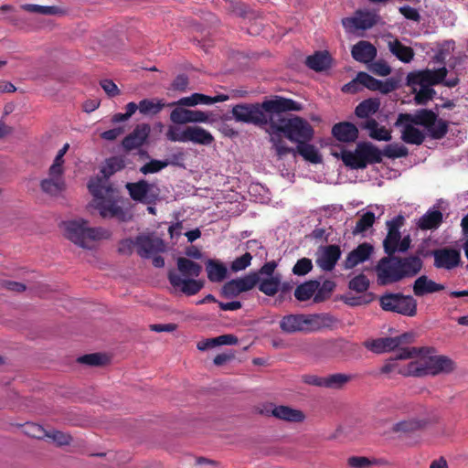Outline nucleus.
<instances>
[{
    "label": "nucleus",
    "instance_id": "6e6d98bb",
    "mask_svg": "<svg viewBox=\"0 0 468 468\" xmlns=\"http://www.w3.org/2000/svg\"><path fill=\"white\" fill-rule=\"evenodd\" d=\"M170 164L169 161L151 160L140 168V172L144 175L157 173L166 167Z\"/></svg>",
    "mask_w": 468,
    "mask_h": 468
},
{
    "label": "nucleus",
    "instance_id": "dca6fc26",
    "mask_svg": "<svg viewBox=\"0 0 468 468\" xmlns=\"http://www.w3.org/2000/svg\"><path fill=\"white\" fill-rule=\"evenodd\" d=\"M437 269L452 271L462 265L461 251L453 248H441L431 252Z\"/></svg>",
    "mask_w": 468,
    "mask_h": 468
},
{
    "label": "nucleus",
    "instance_id": "5701e85b",
    "mask_svg": "<svg viewBox=\"0 0 468 468\" xmlns=\"http://www.w3.org/2000/svg\"><path fill=\"white\" fill-rule=\"evenodd\" d=\"M151 132L150 125L141 123L135 126L133 131L122 140V147L126 151H131L141 147L148 139Z\"/></svg>",
    "mask_w": 468,
    "mask_h": 468
},
{
    "label": "nucleus",
    "instance_id": "72a5a7b5",
    "mask_svg": "<svg viewBox=\"0 0 468 468\" xmlns=\"http://www.w3.org/2000/svg\"><path fill=\"white\" fill-rule=\"evenodd\" d=\"M207 278L212 282H220L227 277L228 269L225 264L215 260H207L206 262Z\"/></svg>",
    "mask_w": 468,
    "mask_h": 468
},
{
    "label": "nucleus",
    "instance_id": "79ce46f5",
    "mask_svg": "<svg viewBox=\"0 0 468 468\" xmlns=\"http://www.w3.org/2000/svg\"><path fill=\"white\" fill-rule=\"evenodd\" d=\"M319 288V282L311 280L298 285L294 291V296L299 301L309 300L312 296L314 297L316 291Z\"/></svg>",
    "mask_w": 468,
    "mask_h": 468
},
{
    "label": "nucleus",
    "instance_id": "13d9d810",
    "mask_svg": "<svg viewBox=\"0 0 468 468\" xmlns=\"http://www.w3.org/2000/svg\"><path fill=\"white\" fill-rule=\"evenodd\" d=\"M313 269V262L308 258H302L297 261L292 268V273L297 276L306 275Z\"/></svg>",
    "mask_w": 468,
    "mask_h": 468
},
{
    "label": "nucleus",
    "instance_id": "de8ad7c7",
    "mask_svg": "<svg viewBox=\"0 0 468 468\" xmlns=\"http://www.w3.org/2000/svg\"><path fill=\"white\" fill-rule=\"evenodd\" d=\"M382 155L387 156L388 158H399L408 155L409 151L406 146L400 144H387L383 151L381 152Z\"/></svg>",
    "mask_w": 468,
    "mask_h": 468
},
{
    "label": "nucleus",
    "instance_id": "a18cd8bd",
    "mask_svg": "<svg viewBox=\"0 0 468 468\" xmlns=\"http://www.w3.org/2000/svg\"><path fill=\"white\" fill-rule=\"evenodd\" d=\"M64 187V181L62 178L50 177L42 180L41 188L47 194L56 196L59 194Z\"/></svg>",
    "mask_w": 468,
    "mask_h": 468
},
{
    "label": "nucleus",
    "instance_id": "39448f33",
    "mask_svg": "<svg viewBox=\"0 0 468 468\" xmlns=\"http://www.w3.org/2000/svg\"><path fill=\"white\" fill-rule=\"evenodd\" d=\"M281 114H274L271 131L282 132L288 140L297 144L313 140L314 131L308 121L298 116L284 118Z\"/></svg>",
    "mask_w": 468,
    "mask_h": 468
},
{
    "label": "nucleus",
    "instance_id": "f03ea898",
    "mask_svg": "<svg viewBox=\"0 0 468 468\" xmlns=\"http://www.w3.org/2000/svg\"><path fill=\"white\" fill-rule=\"evenodd\" d=\"M301 103L281 96L265 100L261 103H240L233 106L231 113L235 121L258 126H271L274 114L299 112Z\"/></svg>",
    "mask_w": 468,
    "mask_h": 468
},
{
    "label": "nucleus",
    "instance_id": "c9c22d12",
    "mask_svg": "<svg viewBox=\"0 0 468 468\" xmlns=\"http://www.w3.org/2000/svg\"><path fill=\"white\" fill-rule=\"evenodd\" d=\"M389 51L400 61L409 63L414 57V51L410 47L403 45L398 39L388 41Z\"/></svg>",
    "mask_w": 468,
    "mask_h": 468
},
{
    "label": "nucleus",
    "instance_id": "1a4fd4ad",
    "mask_svg": "<svg viewBox=\"0 0 468 468\" xmlns=\"http://www.w3.org/2000/svg\"><path fill=\"white\" fill-rule=\"evenodd\" d=\"M342 160L346 166L353 169H363L367 164L382 161L381 151L371 143H359L355 151L342 152Z\"/></svg>",
    "mask_w": 468,
    "mask_h": 468
},
{
    "label": "nucleus",
    "instance_id": "ddd939ff",
    "mask_svg": "<svg viewBox=\"0 0 468 468\" xmlns=\"http://www.w3.org/2000/svg\"><path fill=\"white\" fill-rule=\"evenodd\" d=\"M413 341V335L405 333L394 337H381L373 340H367L364 346L368 350L376 354H382L395 350L402 344H410Z\"/></svg>",
    "mask_w": 468,
    "mask_h": 468
},
{
    "label": "nucleus",
    "instance_id": "bf43d9fd",
    "mask_svg": "<svg viewBox=\"0 0 468 468\" xmlns=\"http://www.w3.org/2000/svg\"><path fill=\"white\" fill-rule=\"evenodd\" d=\"M106 360V356L99 353L84 355L78 358V362L89 366H101Z\"/></svg>",
    "mask_w": 468,
    "mask_h": 468
},
{
    "label": "nucleus",
    "instance_id": "c756f323",
    "mask_svg": "<svg viewBox=\"0 0 468 468\" xmlns=\"http://www.w3.org/2000/svg\"><path fill=\"white\" fill-rule=\"evenodd\" d=\"M174 103H166L164 99L152 98L140 101L139 112L147 117L157 115L166 106H172Z\"/></svg>",
    "mask_w": 468,
    "mask_h": 468
},
{
    "label": "nucleus",
    "instance_id": "0e129e2a",
    "mask_svg": "<svg viewBox=\"0 0 468 468\" xmlns=\"http://www.w3.org/2000/svg\"><path fill=\"white\" fill-rule=\"evenodd\" d=\"M398 360H401V359L398 357V353H397L394 357H390L386 361V363L384 364V366L381 368V372L385 373V374H389V373H393V372L398 373L399 368L401 367L399 366V364L397 362Z\"/></svg>",
    "mask_w": 468,
    "mask_h": 468
},
{
    "label": "nucleus",
    "instance_id": "393cba45",
    "mask_svg": "<svg viewBox=\"0 0 468 468\" xmlns=\"http://www.w3.org/2000/svg\"><path fill=\"white\" fill-rule=\"evenodd\" d=\"M373 247L367 243L358 245L350 251L345 261V269L349 270L369 259Z\"/></svg>",
    "mask_w": 468,
    "mask_h": 468
},
{
    "label": "nucleus",
    "instance_id": "49530a36",
    "mask_svg": "<svg viewBox=\"0 0 468 468\" xmlns=\"http://www.w3.org/2000/svg\"><path fill=\"white\" fill-rule=\"evenodd\" d=\"M422 425L423 423L417 420H404L394 424L392 431L394 432L409 433L419 430Z\"/></svg>",
    "mask_w": 468,
    "mask_h": 468
},
{
    "label": "nucleus",
    "instance_id": "37998d69",
    "mask_svg": "<svg viewBox=\"0 0 468 468\" xmlns=\"http://www.w3.org/2000/svg\"><path fill=\"white\" fill-rule=\"evenodd\" d=\"M352 375L344 373H335L324 376V388L328 389H341L344 388L351 379Z\"/></svg>",
    "mask_w": 468,
    "mask_h": 468
},
{
    "label": "nucleus",
    "instance_id": "0eeeda50",
    "mask_svg": "<svg viewBox=\"0 0 468 468\" xmlns=\"http://www.w3.org/2000/svg\"><path fill=\"white\" fill-rule=\"evenodd\" d=\"M63 228L66 238L84 249H91L94 241L109 237L107 230L102 228H90L88 221L84 219L64 222Z\"/></svg>",
    "mask_w": 468,
    "mask_h": 468
},
{
    "label": "nucleus",
    "instance_id": "a211bd4d",
    "mask_svg": "<svg viewBox=\"0 0 468 468\" xmlns=\"http://www.w3.org/2000/svg\"><path fill=\"white\" fill-rule=\"evenodd\" d=\"M126 188L133 200L145 204L154 203L158 197V189L154 185H150L144 180H141L137 183H128Z\"/></svg>",
    "mask_w": 468,
    "mask_h": 468
},
{
    "label": "nucleus",
    "instance_id": "774afa93",
    "mask_svg": "<svg viewBox=\"0 0 468 468\" xmlns=\"http://www.w3.org/2000/svg\"><path fill=\"white\" fill-rule=\"evenodd\" d=\"M303 381L305 384L324 388V377H319L317 375H304L303 376Z\"/></svg>",
    "mask_w": 468,
    "mask_h": 468
},
{
    "label": "nucleus",
    "instance_id": "a878e982",
    "mask_svg": "<svg viewBox=\"0 0 468 468\" xmlns=\"http://www.w3.org/2000/svg\"><path fill=\"white\" fill-rule=\"evenodd\" d=\"M333 135L340 142H355L358 137V129L351 122H344L336 123L332 128Z\"/></svg>",
    "mask_w": 468,
    "mask_h": 468
},
{
    "label": "nucleus",
    "instance_id": "7c9ffc66",
    "mask_svg": "<svg viewBox=\"0 0 468 468\" xmlns=\"http://www.w3.org/2000/svg\"><path fill=\"white\" fill-rule=\"evenodd\" d=\"M442 219V213L433 207L419 218L417 226L422 230L436 229L441 226Z\"/></svg>",
    "mask_w": 468,
    "mask_h": 468
},
{
    "label": "nucleus",
    "instance_id": "603ef678",
    "mask_svg": "<svg viewBox=\"0 0 468 468\" xmlns=\"http://www.w3.org/2000/svg\"><path fill=\"white\" fill-rule=\"evenodd\" d=\"M47 438L50 439L58 446L69 445L72 441V437L69 433L57 430L48 431Z\"/></svg>",
    "mask_w": 468,
    "mask_h": 468
},
{
    "label": "nucleus",
    "instance_id": "b1692460",
    "mask_svg": "<svg viewBox=\"0 0 468 468\" xmlns=\"http://www.w3.org/2000/svg\"><path fill=\"white\" fill-rule=\"evenodd\" d=\"M351 54L355 60L367 64L377 57V48L370 42L361 40L353 46Z\"/></svg>",
    "mask_w": 468,
    "mask_h": 468
},
{
    "label": "nucleus",
    "instance_id": "f8f14e48",
    "mask_svg": "<svg viewBox=\"0 0 468 468\" xmlns=\"http://www.w3.org/2000/svg\"><path fill=\"white\" fill-rule=\"evenodd\" d=\"M425 348L403 347L398 350V357L400 359H413L409 364L399 368L398 374L405 377H424L423 359L421 353Z\"/></svg>",
    "mask_w": 468,
    "mask_h": 468
},
{
    "label": "nucleus",
    "instance_id": "9d476101",
    "mask_svg": "<svg viewBox=\"0 0 468 468\" xmlns=\"http://www.w3.org/2000/svg\"><path fill=\"white\" fill-rule=\"evenodd\" d=\"M404 223V218L400 215L387 221L388 234L383 241L385 252L393 255L395 252H405L410 247V235L401 239L399 229Z\"/></svg>",
    "mask_w": 468,
    "mask_h": 468
},
{
    "label": "nucleus",
    "instance_id": "4d7b16f0",
    "mask_svg": "<svg viewBox=\"0 0 468 468\" xmlns=\"http://www.w3.org/2000/svg\"><path fill=\"white\" fill-rule=\"evenodd\" d=\"M369 287V280L364 274L354 277L349 282V289L356 292H363Z\"/></svg>",
    "mask_w": 468,
    "mask_h": 468
},
{
    "label": "nucleus",
    "instance_id": "2f4dec72",
    "mask_svg": "<svg viewBox=\"0 0 468 468\" xmlns=\"http://www.w3.org/2000/svg\"><path fill=\"white\" fill-rule=\"evenodd\" d=\"M214 140V136L207 130L200 126H187V143L207 146L212 144Z\"/></svg>",
    "mask_w": 468,
    "mask_h": 468
},
{
    "label": "nucleus",
    "instance_id": "09e8293b",
    "mask_svg": "<svg viewBox=\"0 0 468 468\" xmlns=\"http://www.w3.org/2000/svg\"><path fill=\"white\" fill-rule=\"evenodd\" d=\"M375 214L371 211L364 213L357 220L353 230L354 234L363 233L367 230L375 222Z\"/></svg>",
    "mask_w": 468,
    "mask_h": 468
},
{
    "label": "nucleus",
    "instance_id": "69168bd1",
    "mask_svg": "<svg viewBox=\"0 0 468 468\" xmlns=\"http://www.w3.org/2000/svg\"><path fill=\"white\" fill-rule=\"evenodd\" d=\"M63 164H64V161H58V160L54 159L53 164L49 167L48 176L56 177V178H62V175L64 172Z\"/></svg>",
    "mask_w": 468,
    "mask_h": 468
},
{
    "label": "nucleus",
    "instance_id": "ea45409f",
    "mask_svg": "<svg viewBox=\"0 0 468 468\" xmlns=\"http://www.w3.org/2000/svg\"><path fill=\"white\" fill-rule=\"evenodd\" d=\"M306 65L315 71H323L330 67L331 58L327 52H315L306 58Z\"/></svg>",
    "mask_w": 468,
    "mask_h": 468
},
{
    "label": "nucleus",
    "instance_id": "473e14b6",
    "mask_svg": "<svg viewBox=\"0 0 468 468\" xmlns=\"http://www.w3.org/2000/svg\"><path fill=\"white\" fill-rule=\"evenodd\" d=\"M271 414L279 420L290 422H302L305 419L303 411L283 405L275 406L271 410Z\"/></svg>",
    "mask_w": 468,
    "mask_h": 468
},
{
    "label": "nucleus",
    "instance_id": "864d4df0",
    "mask_svg": "<svg viewBox=\"0 0 468 468\" xmlns=\"http://www.w3.org/2000/svg\"><path fill=\"white\" fill-rule=\"evenodd\" d=\"M122 167V161L119 158L113 157L107 160L106 165L102 167L101 173L103 174V177L101 179H106L108 182V178L113 173L118 170H121ZM95 179H100L96 177Z\"/></svg>",
    "mask_w": 468,
    "mask_h": 468
},
{
    "label": "nucleus",
    "instance_id": "bb28decb",
    "mask_svg": "<svg viewBox=\"0 0 468 468\" xmlns=\"http://www.w3.org/2000/svg\"><path fill=\"white\" fill-rule=\"evenodd\" d=\"M422 265V260L418 256L399 258V275H401V280L417 275L420 271Z\"/></svg>",
    "mask_w": 468,
    "mask_h": 468
},
{
    "label": "nucleus",
    "instance_id": "423d86ee",
    "mask_svg": "<svg viewBox=\"0 0 468 468\" xmlns=\"http://www.w3.org/2000/svg\"><path fill=\"white\" fill-rule=\"evenodd\" d=\"M447 75V69L445 67H441L437 69H424L415 73H411L408 76L409 83L415 86H420L419 90L414 88L415 101L417 104H426L430 100L432 99L435 94V90L431 86L441 83L444 80Z\"/></svg>",
    "mask_w": 468,
    "mask_h": 468
},
{
    "label": "nucleus",
    "instance_id": "4468645a",
    "mask_svg": "<svg viewBox=\"0 0 468 468\" xmlns=\"http://www.w3.org/2000/svg\"><path fill=\"white\" fill-rule=\"evenodd\" d=\"M378 281L381 285L401 281L399 275V258L392 255L382 258L377 267Z\"/></svg>",
    "mask_w": 468,
    "mask_h": 468
},
{
    "label": "nucleus",
    "instance_id": "052dcab7",
    "mask_svg": "<svg viewBox=\"0 0 468 468\" xmlns=\"http://www.w3.org/2000/svg\"><path fill=\"white\" fill-rule=\"evenodd\" d=\"M368 69L378 76L385 77L390 74L391 68L389 65L384 60L372 61L368 65Z\"/></svg>",
    "mask_w": 468,
    "mask_h": 468
},
{
    "label": "nucleus",
    "instance_id": "c85d7f7f",
    "mask_svg": "<svg viewBox=\"0 0 468 468\" xmlns=\"http://www.w3.org/2000/svg\"><path fill=\"white\" fill-rule=\"evenodd\" d=\"M444 285L430 280L426 275L417 278L413 284V292L416 296H423L427 293H433L442 291Z\"/></svg>",
    "mask_w": 468,
    "mask_h": 468
},
{
    "label": "nucleus",
    "instance_id": "5fc2aeb1",
    "mask_svg": "<svg viewBox=\"0 0 468 468\" xmlns=\"http://www.w3.org/2000/svg\"><path fill=\"white\" fill-rule=\"evenodd\" d=\"M378 463H379L378 460H370L365 456H351L347 459V465L350 468H368Z\"/></svg>",
    "mask_w": 468,
    "mask_h": 468
},
{
    "label": "nucleus",
    "instance_id": "c03bdc74",
    "mask_svg": "<svg viewBox=\"0 0 468 468\" xmlns=\"http://www.w3.org/2000/svg\"><path fill=\"white\" fill-rule=\"evenodd\" d=\"M21 8L28 13L39 14L43 16L63 15L64 11L55 5H40L36 4H24Z\"/></svg>",
    "mask_w": 468,
    "mask_h": 468
},
{
    "label": "nucleus",
    "instance_id": "f257e3e1",
    "mask_svg": "<svg viewBox=\"0 0 468 468\" xmlns=\"http://www.w3.org/2000/svg\"><path fill=\"white\" fill-rule=\"evenodd\" d=\"M401 132V140L410 144H421L426 135L441 139L448 131L445 122L438 119L431 110H419L415 113H400L395 122Z\"/></svg>",
    "mask_w": 468,
    "mask_h": 468
},
{
    "label": "nucleus",
    "instance_id": "a19ab883",
    "mask_svg": "<svg viewBox=\"0 0 468 468\" xmlns=\"http://www.w3.org/2000/svg\"><path fill=\"white\" fill-rule=\"evenodd\" d=\"M299 154L304 160L312 164H319L322 162V156L317 148L307 143H301L297 144L295 154Z\"/></svg>",
    "mask_w": 468,
    "mask_h": 468
},
{
    "label": "nucleus",
    "instance_id": "e433bc0d",
    "mask_svg": "<svg viewBox=\"0 0 468 468\" xmlns=\"http://www.w3.org/2000/svg\"><path fill=\"white\" fill-rule=\"evenodd\" d=\"M270 141L272 144V147L279 158H282L288 154H292L295 156V149L286 145L285 142L282 138V132L271 131L269 127Z\"/></svg>",
    "mask_w": 468,
    "mask_h": 468
},
{
    "label": "nucleus",
    "instance_id": "4c0bfd02",
    "mask_svg": "<svg viewBox=\"0 0 468 468\" xmlns=\"http://www.w3.org/2000/svg\"><path fill=\"white\" fill-rule=\"evenodd\" d=\"M380 107V101L377 98H370L361 101L355 110V113L358 118L369 119L374 115Z\"/></svg>",
    "mask_w": 468,
    "mask_h": 468
},
{
    "label": "nucleus",
    "instance_id": "8fccbe9b",
    "mask_svg": "<svg viewBox=\"0 0 468 468\" xmlns=\"http://www.w3.org/2000/svg\"><path fill=\"white\" fill-rule=\"evenodd\" d=\"M165 136L170 142L187 143V127L181 129L180 127L170 125Z\"/></svg>",
    "mask_w": 468,
    "mask_h": 468
},
{
    "label": "nucleus",
    "instance_id": "20e7f679",
    "mask_svg": "<svg viewBox=\"0 0 468 468\" xmlns=\"http://www.w3.org/2000/svg\"><path fill=\"white\" fill-rule=\"evenodd\" d=\"M176 263L178 272L170 271L168 273L170 284L186 295L197 294L204 286L202 281L196 280L202 271V266L184 257L178 258Z\"/></svg>",
    "mask_w": 468,
    "mask_h": 468
},
{
    "label": "nucleus",
    "instance_id": "58836bf2",
    "mask_svg": "<svg viewBox=\"0 0 468 468\" xmlns=\"http://www.w3.org/2000/svg\"><path fill=\"white\" fill-rule=\"evenodd\" d=\"M259 290L268 296L275 295L281 287L282 276L277 273L273 277H259Z\"/></svg>",
    "mask_w": 468,
    "mask_h": 468
},
{
    "label": "nucleus",
    "instance_id": "412c9836",
    "mask_svg": "<svg viewBox=\"0 0 468 468\" xmlns=\"http://www.w3.org/2000/svg\"><path fill=\"white\" fill-rule=\"evenodd\" d=\"M341 257V250L337 245L321 247L317 252L316 264L325 271H332Z\"/></svg>",
    "mask_w": 468,
    "mask_h": 468
},
{
    "label": "nucleus",
    "instance_id": "f3484780",
    "mask_svg": "<svg viewBox=\"0 0 468 468\" xmlns=\"http://www.w3.org/2000/svg\"><path fill=\"white\" fill-rule=\"evenodd\" d=\"M135 247L138 254L143 258H150L165 250L162 239L154 234H142L135 239Z\"/></svg>",
    "mask_w": 468,
    "mask_h": 468
},
{
    "label": "nucleus",
    "instance_id": "3c124183",
    "mask_svg": "<svg viewBox=\"0 0 468 468\" xmlns=\"http://www.w3.org/2000/svg\"><path fill=\"white\" fill-rule=\"evenodd\" d=\"M335 287V283L329 280L324 281L322 284L319 283V288L314 294V301L315 303H321L329 298Z\"/></svg>",
    "mask_w": 468,
    "mask_h": 468
},
{
    "label": "nucleus",
    "instance_id": "6e6552de",
    "mask_svg": "<svg viewBox=\"0 0 468 468\" xmlns=\"http://www.w3.org/2000/svg\"><path fill=\"white\" fill-rule=\"evenodd\" d=\"M332 322L334 318L328 314H288L282 318L280 327L283 332L292 334L314 331Z\"/></svg>",
    "mask_w": 468,
    "mask_h": 468
},
{
    "label": "nucleus",
    "instance_id": "9b49d317",
    "mask_svg": "<svg viewBox=\"0 0 468 468\" xmlns=\"http://www.w3.org/2000/svg\"><path fill=\"white\" fill-rule=\"evenodd\" d=\"M383 310L395 312L406 316H414L417 314V302L410 295L401 293H388L380 298Z\"/></svg>",
    "mask_w": 468,
    "mask_h": 468
},
{
    "label": "nucleus",
    "instance_id": "6ab92c4d",
    "mask_svg": "<svg viewBox=\"0 0 468 468\" xmlns=\"http://www.w3.org/2000/svg\"><path fill=\"white\" fill-rule=\"evenodd\" d=\"M258 281L259 276L255 273L233 279L224 284L222 292L226 297H235L241 292L251 290L258 283Z\"/></svg>",
    "mask_w": 468,
    "mask_h": 468
},
{
    "label": "nucleus",
    "instance_id": "680f3d73",
    "mask_svg": "<svg viewBox=\"0 0 468 468\" xmlns=\"http://www.w3.org/2000/svg\"><path fill=\"white\" fill-rule=\"evenodd\" d=\"M26 433L36 439H45L47 438L48 431L38 424L27 423L26 425Z\"/></svg>",
    "mask_w": 468,
    "mask_h": 468
},
{
    "label": "nucleus",
    "instance_id": "f704fd0d",
    "mask_svg": "<svg viewBox=\"0 0 468 468\" xmlns=\"http://www.w3.org/2000/svg\"><path fill=\"white\" fill-rule=\"evenodd\" d=\"M431 376L450 374L456 368L455 362L446 356H433Z\"/></svg>",
    "mask_w": 468,
    "mask_h": 468
},
{
    "label": "nucleus",
    "instance_id": "7ed1b4c3",
    "mask_svg": "<svg viewBox=\"0 0 468 468\" xmlns=\"http://www.w3.org/2000/svg\"><path fill=\"white\" fill-rule=\"evenodd\" d=\"M88 187L102 218H114L122 222L132 218V213L122 206L117 191L106 179H90Z\"/></svg>",
    "mask_w": 468,
    "mask_h": 468
},
{
    "label": "nucleus",
    "instance_id": "cd10ccee",
    "mask_svg": "<svg viewBox=\"0 0 468 468\" xmlns=\"http://www.w3.org/2000/svg\"><path fill=\"white\" fill-rule=\"evenodd\" d=\"M360 128L367 130L369 137L377 141L388 142L392 138L390 131L379 125L375 119H368L360 123Z\"/></svg>",
    "mask_w": 468,
    "mask_h": 468
},
{
    "label": "nucleus",
    "instance_id": "aec40b11",
    "mask_svg": "<svg viewBox=\"0 0 468 468\" xmlns=\"http://www.w3.org/2000/svg\"><path fill=\"white\" fill-rule=\"evenodd\" d=\"M170 121L175 124L207 122L208 114L202 111L188 110L178 106L171 112Z\"/></svg>",
    "mask_w": 468,
    "mask_h": 468
},
{
    "label": "nucleus",
    "instance_id": "338daca9",
    "mask_svg": "<svg viewBox=\"0 0 468 468\" xmlns=\"http://www.w3.org/2000/svg\"><path fill=\"white\" fill-rule=\"evenodd\" d=\"M399 12L402 16H404L405 18L412 20V21L417 22L420 18V14L417 11V9H415L411 6H409V5H404V6L399 7Z\"/></svg>",
    "mask_w": 468,
    "mask_h": 468
},
{
    "label": "nucleus",
    "instance_id": "e2e57ef3",
    "mask_svg": "<svg viewBox=\"0 0 468 468\" xmlns=\"http://www.w3.org/2000/svg\"><path fill=\"white\" fill-rule=\"evenodd\" d=\"M251 259L252 257L250 253L246 252L241 257H239L233 261L230 268L233 271H243L250 264Z\"/></svg>",
    "mask_w": 468,
    "mask_h": 468
},
{
    "label": "nucleus",
    "instance_id": "2eb2a0df",
    "mask_svg": "<svg viewBox=\"0 0 468 468\" xmlns=\"http://www.w3.org/2000/svg\"><path fill=\"white\" fill-rule=\"evenodd\" d=\"M378 21V16L370 11L357 10L351 17L342 19V25L346 32L355 33L374 27Z\"/></svg>",
    "mask_w": 468,
    "mask_h": 468
},
{
    "label": "nucleus",
    "instance_id": "4be33fe9",
    "mask_svg": "<svg viewBox=\"0 0 468 468\" xmlns=\"http://www.w3.org/2000/svg\"><path fill=\"white\" fill-rule=\"evenodd\" d=\"M357 80L361 83V86L370 90H378L384 94L391 92L397 88V82L393 79L379 80L366 72H358Z\"/></svg>",
    "mask_w": 468,
    "mask_h": 468
}]
</instances>
